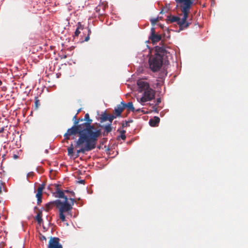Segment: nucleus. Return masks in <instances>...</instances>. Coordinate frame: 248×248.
<instances>
[{
  "label": "nucleus",
  "instance_id": "obj_38",
  "mask_svg": "<svg viewBox=\"0 0 248 248\" xmlns=\"http://www.w3.org/2000/svg\"><path fill=\"white\" fill-rule=\"evenodd\" d=\"M4 127H2V128L0 129V133H2V132H3V131H4Z\"/></svg>",
  "mask_w": 248,
  "mask_h": 248
},
{
  "label": "nucleus",
  "instance_id": "obj_18",
  "mask_svg": "<svg viewBox=\"0 0 248 248\" xmlns=\"http://www.w3.org/2000/svg\"><path fill=\"white\" fill-rule=\"evenodd\" d=\"M56 200L52 201V202H50L46 203V210H49L51 209H52L54 206L55 205L56 206Z\"/></svg>",
  "mask_w": 248,
  "mask_h": 248
},
{
  "label": "nucleus",
  "instance_id": "obj_11",
  "mask_svg": "<svg viewBox=\"0 0 248 248\" xmlns=\"http://www.w3.org/2000/svg\"><path fill=\"white\" fill-rule=\"evenodd\" d=\"M124 109V107L121 103L120 104L117 105L115 108L114 113L115 114L116 117H120L121 116L122 112L123 111Z\"/></svg>",
  "mask_w": 248,
  "mask_h": 248
},
{
  "label": "nucleus",
  "instance_id": "obj_26",
  "mask_svg": "<svg viewBox=\"0 0 248 248\" xmlns=\"http://www.w3.org/2000/svg\"><path fill=\"white\" fill-rule=\"evenodd\" d=\"M116 118V116L114 115H109L108 121L109 122V124H112L113 120Z\"/></svg>",
  "mask_w": 248,
  "mask_h": 248
},
{
  "label": "nucleus",
  "instance_id": "obj_42",
  "mask_svg": "<svg viewBox=\"0 0 248 248\" xmlns=\"http://www.w3.org/2000/svg\"><path fill=\"white\" fill-rule=\"evenodd\" d=\"M77 114H76V115H75V116L73 117V120H74V119H76V117H77Z\"/></svg>",
  "mask_w": 248,
  "mask_h": 248
},
{
  "label": "nucleus",
  "instance_id": "obj_22",
  "mask_svg": "<svg viewBox=\"0 0 248 248\" xmlns=\"http://www.w3.org/2000/svg\"><path fill=\"white\" fill-rule=\"evenodd\" d=\"M40 106V100L38 99V97H35V104L34 107L35 109H37Z\"/></svg>",
  "mask_w": 248,
  "mask_h": 248
},
{
  "label": "nucleus",
  "instance_id": "obj_12",
  "mask_svg": "<svg viewBox=\"0 0 248 248\" xmlns=\"http://www.w3.org/2000/svg\"><path fill=\"white\" fill-rule=\"evenodd\" d=\"M65 193V192L64 190H61L59 188H57L56 192V195H55V197L63 198L64 199V200L68 201V197L67 196L64 195Z\"/></svg>",
  "mask_w": 248,
  "mask_h": 248
},
{
  "label": "nucleus",
  "instance_id": "obj_28",
  "mask_svg": "<svg viewBox=\"0 0 248 248\" xmlns=\"http://www.w3.org/2000/svg\"><path fill=\"white\" fill-rule=\"evenodd\" d=\"M44 188V186L43 185L40 186H39L37 188V193L42 194V191H43V190Z\"/></svg>",
  "mask_w": 248,
  "mask_h": 248
},
{
  "label": "nucleus",
  "instance_id": "obj_23",
  "mask_svg": "<svg viewBox=\"0 0 248 248\" xmlns=\"http://www.w3.org/2000/svg\"><path fill=\"white\" fill-rule=\"evenodd\" d=\"M159 20V18L158 17L156 18H152L150 19V21L153 26H154Z\"/></svg>",
  "mask_w": 248,
  "mask_h": 248
},
{
  "label": "nucleus",
  "instance_id": "obj_44",
  "mask_svg": "<svg viewBox=\"0 0 248 248\" xmlns=\"http://www.w3.org/2000/svg\"><path fill=\"white\" fill-rule=\"evenodd\" d=\"M14 157H15V158H16L17 157V156L16 155H14Z\"/></svg>",
  "mask_w": 248,
  "mask_h": 248
},
{
  "label": "nucleus",
  "instance_id": "obj_39",
  "mask_svg": "<svg viewBox=\"0 0 248 248\" xmlns=\"http://www.w3.org/2000/svg\"><path fill=\"white\" fill-rule=\"evenodd\" d=\"M41 239L42 240H46V238L45 237V236H42V237H41Z\"/></svg>",
  "mask_w": 248,
  "mask_h": 248
},
{
  "label": "nucleus",
  "instance_id": "obj_17",
  "mask_svg": "<svg viewBox=\"0 0 248 248\" xmlns=\"http://www.w3.org/2000/svg\"><path fill=\"white\" fill-rule=\"evenodd\" d=\"M110 114L107 113L106 112L103 113L100 116V121L101 123L108 121V117Z\"/></svg>",
  "mask_w": 248,
  "mask_h": 248
},
{
  "label": "nucleus",
  "instance_id": "obj_43",
  "mask_svg": "<svg viewBox=\"0 0 248 248\" xmlns=\"http://www.w3.org/2000/svg\"><path fill=\"white\" fill-rule=\"evenodd\" d=\"M2 81L0 80V86L2 85Z\"/></svg>",
  "mask_w": 248,
  "mask_h": 248
},
{
  "label": "nucleus",
  "instance_id": "obj_21",
  "mask_svg": "<svg viewBox=\"0 0 248 248\" xmlns=\"http://www.w3.org/2000/svg\"><path fill=\"white\" fill-rule=\"evenodd\" d=\"M118 131H119L121 134L119 137L121 138L123 140H125L126 139V136L125 135L126 131L124 130H120L119 129L118 130Z\"/></svg>",
  "mask_w": 248,
  "mask_h": 248
},
{
  "label": "nucleus",
  "instance_id": "obj_14",
  "mask_svg": "<svg viewBox=\"0 0 248 248\" xmlns=\"http://www.w3.org/2000/svg\"><path fill=\"white\" fill-rule=\"evenodd\" d=\"M101 127L105 129V131L103 133L104 136H106L108 135V134L111 132L112 129L111 124H108L106 125H102L101 126Z\"/></svg>",
  "mask_w": 248,
  "mask_h": 248
},
{
  "label": "nucleus",
  "instance_id": "obj_13",
  "mask_svg": "<svg viewBox=\"0 0 248 248\" xmlns=\"http://www.w3.org/2000/svg\"><path fill=\"white\" fill-rule=\"evenodd\" d=\"M160 122V119L158 117L155 116L154 118L149 120V124L151 126H156Z\"/></svg>",
  "mask_w": 248,
  "mask_h": 248
},
{
  "label": "nucleus",
  "instance_id": "obj_31",
  "mask_svg": "<svg viewBox=\"0 0 248 248\" xmlns=\"http://www.w3.org/2000/svg\"><path fill=\"white\" fill-rule=\"evenodd\" d=\"M91 33V31L90 30H88V36L87 37H86V38H85V41H88L89 39H90V34Z\"/></svg>",
  "mask_w": 248,
  "mask_h": 248
},
{
  "label": "nucleus",
  "instance_id": "obj_5",
  "mask_svg": "<svg viewBox=\"0 0 248 248\" xmlns=\"http://www.w3.org/2000/svg\"><path fill=\"white\" fill-rule=\"evenodd\" d=\"M69 200L71 201V203L68 202V201L64 200L63 202H61L60 200H56V207L59 208V217L62 222L65 221V216L68 215L72 209V206L76 201L74 198H70Z\"/></svg>",
  "mask_w": 248,
  "mask_h": 248
},
{
  "label": "nucleus",
  "instance_id": "obj_36",
  "mask_svg": "<svg viewBox=\"0 0 248 248\" xmlns=\"http://www.w3.org/2000/svg\"><path fill=\"white\" fill-rule=\"evenodd\" d=\"M41 202H42V199H37V204H40Z\"/></svg>",
  "mask_w": 248,
  "mask_h": 248
},
{
  "label": "nucleus",
  "instance_id": "obj_41",
  "mask_svg": "<svg viewBox=\"0 0 248 248\" xmlns=\"http://www.w3.org/2000/svg\"><path fill=\"white\" fill-rule=\"evenodd\" d=\"M80 111H81V108H79V109L78 110L77 113V114H77V115H78V114L80 112Z\"/></svg>",
  "mask_w": 248,
  "mask_h": 248
},
{
  "label": "nucleus",
  "instance_id": "obj_2",
  "mask_svg": "<svg viewBox=\"0 0 248 248\" xmlns=\"http://www.w3.org/2000/svg\"><path fill=\"white\" fill-rule=\"evenodd\" d=\"M155 54L151 55L148 60L149 68L153 72L158 71L163 64L168 62L170 54L164 46H155Z\"/></svg>",
  "mask_w": 248,
  "mask_h": 248
},
{
  "label": "nucleus",
  "instance_id": "obj_3",
  "mask_svg": "<svg viewBox=\"0 0 248 248\" xmlns=\"http://www.w3.org/2000/svg\"><path fill=\"white\" fill-rule=\"evenodd\" d=\"M78 135V139L75 141V147L80 148L77 150L76 158L79 156V153L84 154L86 152L90 151L95 147L88 139H82L80 130L77 126H72L67 129V132L64 134V140H70V137L72 135Z\"/></svg>",
  "mask_w": 248,
  "mask_h": 248
},
{
  "label": "nucleus",
  "instance_id": "obj_19",
  "mask_svg": "<svg viewBox=\"0 0 248 248\" xmlns=\"http://www.w3.org/2000/svg\"><path fill=\"white\" fill-rule=\"evenodd\" d=\"M68 155L73 156L74 155V146L72 143L69 147L67 148Z\"/></svg>",
  "mask_w": 248,
  "mask_h": 248
},
{
  "label": "nucleus",
  "instance_id": "obj_7",
  "mask_svg": "<svg viewBox=\"0 0 248 248\" xmlns=\"http://www.w3.org/2000/svg\"><path fill=\"white\" fill-rule=\"evenodd\" d=\"M48 248H62L60 243V239L58 237L51 238L49 241Z\"/></svg>",
  "mask_w": 248,
  "mask_h": 248
},
{
  "label": "nucleus",
  "instance_id": "obj_29",
  "mask_svg": "<svg viewBox=\"0 0 248 248\" xmlns=\"http://www.w3.org/2000/svg\"><path fill=\"white\" fill-rule=\"evenodd\" d=\"M132 122V121H129V122L126 121L124 123H123L122 124V127L124 128V127H125L129 126V122Z\"/></svg>",
  "mask_w": 248,
  "mask_h": 248
},
{
  "label": "nucleus",
  "instance_id": "obj_27",
  "mask_svg": "<svg viewBox=\"0 0 248 248\" xmlns=\"http://www.w3.org/2000/svg\"><path fill=\"white\" fill-rule=\"evenodd\" d=\"M65 193L69 194V196L75 197V193L73 191L69 190H64Z\"/></svg>",
  "mask_w": 248,
  "mask_h": 248
},
{
  "label": "nucleus",
  "instance_id": "obj_34",
  "mask_svg": "<svg viewBox=\"0 0 248 248\" xmlns=\"http://www.w3.org/2000/svg\"><path fill=\"white\" fill-rule=\"evenodd\" d=\"M166 10V11H167V8H163L162 10L161 11V12H160V14H163L164 13V10Z\"/></svg>",
  "mask_w": 248,
  "mask_h": 248
},
{
  "label": "nucleus",
  "instance_id": "obj_15",
  "mask_svg": "<svg viewBox=\"0 0 248 248\" xmlns=\"http://www.w3.org/2000/svg\"><path fill=\"white\" fill-rule=\"evenodd\" d=\"M35 220L37 221L39 224H41L43 221L42 219V212L39 210L36 216L35 217Z\"/></svg>",
  "mask_w": 248,
  "mask_h": 248
},
{
  "label": "nucleus",
  "instance_id": "obj_45",
  "mask_svg": "<svg viewBox=\"0 0 248 248\" xmlns=\"http://www.w3.org/2000/svg\"><path fill=\"white\" fill-rule=\"evenodd\" d=\"M156 85L157 86L160 85V84L159 83H157Z\"/></svg>",
  "mask_w": 248,
  "mask_h": 248
},
{
  "label": "nucleus",
  "instance_id": "obj_40",
  "mask_svg": "<svg viewBox=\"0 0 248 248\" xmlns=\"http://www.w3.org/2000/svg\"><path fill=\"white\" fill-rule=\"evenodd\" d=\"M2 187L1 186H0V194L2 193Z\"/></svg>",
  "mask_w": 248,
  "mask_h": 248
},
{
  "label": "nucleus",
  "instance_id": "obj_1",
  "mask_svg": "<svg viewBox=\"0 0 248 248\" xmlns=\"http://www.w3.org/2000/svg\"><path fill=\"white\" fill-rule=\"evenodd\" d=\"M83 119V121L86 122L77 126L80 130L81 138L84 140L88 139L96 147L98 138L101 135V130L96 129L94 125L91 124L93 121L90 119L88 113L85 115L84 118Z\"/></svg>",
  "mask_w": 248,
  "mask_h": 248
},
{
  "label": "nucleus",
  "instance_id": "obj_30",
  "mask_svg": "<svg viewBox=\"0 0 248 248\" xmlns=\"http://www.w3.org/2000/svg\"><path fill=\"white\" fill-rule=\"evenodd\" d=\"M83 29V27L82 25V24H81L80 22H78V27H77V29L78 30H82Z\"/></svg>",
  "mask_w": 248,
  "mask_h": 248
},
{
  "label": "nucleus",
  "instance_id": "obj_8",
  "mask_svg": "<svg viewBox=\"0 0 248 248\" xmlns=\"http://www.w3.org/2000/svg\"><path fill=\"white\" fill-rule=\"evenodd\" d=\"M137 85L139 87V92L140 93L144 92L150 88L149 84L147 82L141 79H139L137 81Z\"/></svg>",
  "mask_w": 248,
  "mask_h": 248
},
{
  "label": "nucleus",
  "instance_id": "obj_16",
  "mask_svg": "<svg viewBox=\"0 0 248 248\" xmlns=\"http://www.w3.org/2000/svg\"><path fill=\"white\" fill-rule=\"evenodd\" d=\"M176 1L179 3H182V2H186V9H187L189 5H192L193 3V1L192 0H175Z\"/></svg>",
  "mask_w": 248,
  "mask_h": 248
},
{
  "label": "nucleus",
  "instance_id": "obj_9",
  "mask_svg": "<svg viewBox=\"0 0 248 248\" xmlns=\"http://www.w3.org/2000/svg\"><path fill=\"white\" fill-rule=\"evenodd\" d=\"M150 39L153 44H155L159 42L161 39V36L159 34H155V31L154 28L151 29V33L149 37Z\"/></svg>",
  "mask_w": 248,
  "mask_h": 248
},
{
  "label": "nucleus",
  "instance_id": "obj_4",
  "mask_svg": "<svg viewBox=\"0 0 248 248\" xmlns=\"http://www.w3.org/2000/svg\"><path fill=\"white\" fill-rule=\"evenodd\" d=\"M182 3H183V5L181 6L182 12L184 15L182 19H180V17L176 16H168V19L170 23L175 22L177 23L179 25L180 30H183L187 28L190 25V23L187 22L186 20L188 18L189 10L191 5H189V6L187 9L186 8L185 9L186 6V2H182Z\"/></svg>",
  "mask_w": 248,
  "mask_h": 248
},
{
  "label": "nucleus",
  "instance_id": "obj_24",
  "mask_svg": "<svg viewBox=\"0 0 248 248\" xmlns=\"http://www.w3.org/2000/svg\"><path fill=\"white\" fill-rule=\"evenodd\" d=\"M161 98H157V100H156V103L155 104V105L154 107V110L155 112H158L157 108H156V106H158L161 103Z\"/></svg>",
  "mask_w": 248,
  "mask_h": 248
},
{
  "label": "nucleus",
  "instance_id": "obj_37",
  "mask_svg": "<svg viewBox=\"0 0 248 248\" xmlns=\"http://www.w3.org/2000/svg\"><path fill=\"white\" fill-rule=\"evenodd\" d=\"M78 183L80 184H84L85 183V180H80L78 181Z\"/></svg>",
  "mask_w": 248,
  "mask_h": 248
},
{
  "label": "nucleus",
  "instance_id": "obj_35",
  "mask_svg": "<svg viewBox=\"0 0 248 248\" xmlns=\"http://www.w3.org/2000/svg\"><path fill=\"white\" fill-rule=\"evenodd\" d=\"M33 172L28 173V174H27V177L32 176L33 175Z\"/></svg>",
  "mask_w": 248,
  "mask_h": 248
},
{
  "label": "nucleus",
  "instance_id": "obj_32",
  "mask_svg": "<svg viewBox=\"0 0 248 248\" xmlns=\"http://www.w3.org/2000/svg\"><path fill=\"white\" fill-rule=\"evenodd\" d=\"M80 33V31H79V30L76 29L75 32V36H78Z\"/></svg>",
  "mask_w": 248,
  "mask_h": 248
},
{
  "label": "nucleus",
  "instance_id": "obj_20",
  "mask_svg": "<svg viewBox=\"0 0 248 248\" xmlns=\"http://www.w3.org/2000/svg\"><path fill=\"white\" fill-rule=\"evenodd\" d=\"M106 5H98L95 8V11L98 13L99 14L103 15V13H100V11L101 9L102 8L103 11L105 10L106 8Z\"/></svg>",
  "mask_w": 248,
  "mask_h": 248
},
{
  "label": "nucleus",
  "instance_id": "obj_10",
  "mask_svg": "<svg viewBox=\"0 0 248 248\" xmlns=\"http://www.w3.org/2000/svg\"><path fill=\"white\" fill-rule=\"evenodd\" d=\"M122 104L123 105L124 108H127L128 110L132 112L136 111V112H140V108L137 109L136 110L135 109L132 102H129L128 103L125 104L123 101H122Z\"/></svg>",
  "mask_w": 248,
  "mask_h": 248
},
{
  "label": "nucleus",
  "instance_id": "obj_6",
  "mask_svg": "<svg viewBox=\"0 0 248 248\" xmlns=\"http://www.w3.org/2000/svg\"><path fill=\"white\" fill-rule=\"evenodd\" d=\"M155 91L152 88L145 91L142 97L140 99V102L141 103L152 100L155 98Z\"/></svg>",
  "mask_w": 248,
  "mask_h": 248
},
{
  "label": "nucleus",
  "instance_id": "obj_33",
  "mask_svg": "<svg viewBox=\"0 0 248 248\" xmlns=\"http://www.w3.org/2000/svg\"><path fill=\"white\" fill-rule=\"evenodd\" d=\"M42 194L36 193V197L38 199H42Z\"/></svg>",
  "mask_w": 248,
  "mask_h": 248
},
{
  "label": "nucleus",
  "instance_id": "obj_25",
  "mask_svg": "<svg viewBox=\"0 0 248 248\" xmlns=\"http://www.w3.org/2000/svg\"><path fill=\"white\" fill-rule=\"evenodd\" d=\"M83 119H80V118L78 119V120H75L74 122V125L73 126H78L79 125V124H78L79 122H83Z\"/></svg>",
  "mask_w": 248,
  "mask_h": 248
}]
</instances>
